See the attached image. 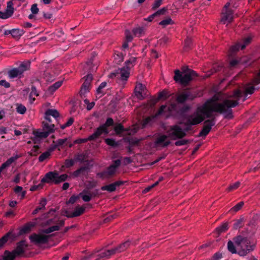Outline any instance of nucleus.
Masks as SVG:
<instances>
[{
  "instance_id": "f257e3e1",
  "label": "nucleus",
  "mask_w": 260,
  "mask_h": 260,
  "mask_svg": "<svg viewBox=\"0 0 260 260\" xmlns=\"http://www.w3.org/2000/svg\"><path fill=\"white\" fill-rule=\"evenodd\" d=\"M179 123L180 125H174L168 131V136L172 140L180 139L187 133L193 134L194 127L204 121V126L198 135L199 137H205L216 123L218 115H183Z\"/></svg>"
},
{
  "instance_id": "f03ea898",
  "label": "nucleus",
  "mask_w": 260,
  "mask_h": 260,
  "mask_svg": "<svg viewBox=\"0 0 260 260\" xmlns=\"http://www.w3.org/2000/svg\"><path fill=\"white\" fill-rule=\"evenodd\" d=\"M255 88L251 84H247L244 87V91L240 90L235 91L232 95L229 96L221 103L213 101H208L203 105L198 107L199 114H211L213 112H219L220 114H232V108L236 107L240 101L246 100L248 94H252Z\"/></svg>"
},
{
  "instance_id": "7ed1b4c3",
  "label": "nucleus",
  "mask_w": 260,
  "mask_h": 260,
  "mask_svg": "<svg viewBox=\"0 0 260 260\" xmlns=\"http://www.w3.org/2000/svg\"><path fill=\"white\" fill-rule=\"evenodd\" d=\"M151 115V116L148 117L142 121L140 124L133 125V128L130 127L124 128L121 123H118L114 126V131L117 135L121 134L123 132H126L128 135L137 133L140 128H144L147 126L151 125L158 115Z\"/></svg>"
},
{
  "instance_id": "20e7f679",
  "label": "nucleus",
  "mask_w": 260,
  "mask_h": 260,
  "mask_svg": "<svg viewBox=\"0 0 260 260\" xmlns=\"http://www.w3.org/2000/svg\"><path fill=\"white\" fill-rule=\"evenodd\" d=\"M233 240L238 249V255L244 256L254 248L253 245H250V242L247 237L239 235L233 238Z\"/></svg>"
},
{
  "instance_id": "39448f33",
  "label": "nucleus",
  "mask_w": 260,
  "mask_h": 260,
  "mask_svg": "<svg viewBox=\"0 0 260 260\" xmlns=\"http://www.w3.org/2000/svg\"><path fill=\"white\" fill-rule=\"evenodd\" d=\"M174 80L176 82L182 85H186L192 79L197 76L196 72L188 70L186 72H181L179 70L174 71Z\"/></svg>"
},
{
  "instance_id": "423d86ee",
  "label": "nucleus",
  "mask_w": 260,
  "mask_h": 260,
  "mask_svg": "<svg viewBox=\"0 0 260 260\" xmlns=\"http://www.w3.org/2000/svg\"><path fill=\"white\" fill-rule=\"evenodd\" d=\"M113 120L111 118H108L106 122L96 128L95 131L88 137L89 141L94 140L100 136L102 134H107L109 131L107 127L113 125Z\"/></svg>"
},
{
  "instance_id": "0eeeda50",
  "label": "nucleus",
  "mask_w": 260,
  "mask_h": 260,
  "mask_svg": "<svg viewBox=\"0 0 260 260\" xmlns=\"http://www.w3.org/2000/svg\"><path fill=\"white\" fill-rule=\"evenodd\" d=\"M30 64L28 63L23 62L18 68H13L8 72V76L11 79L16 78H21L23 77L25 71L29 70Z\"/></svg>"
},
{
  "instance_id": "6e6552de",
  "label": "nucleus",
  "mask_w": 260,
  "mask_h": 260,
  "mask_svg": "<svg viewBox=\"0 0 260 260\" xmlns=\"http://www.w3.org/2000/svg\"><path fill=\"white\" fill-rule=\"evenodd\" d=\"M230 5V3H227L222 10L221 22L223 24L228 25L233 21L234 18L233 11L229 8Z\"/></svg>"
},
{
  "instance_id": "1a4fd4ad",
  "label": "nucleus",
  "mask_w": 260,
  "mask_h": 260,
  "mask_svg": "<svg viewBox=\"0 0 260 260\" xmlns=\"http://www.w3.org/2000/svg\"><path fill=\"white\" fill-rule=\"evenodd\" d=\"M165 92L164 91L161 92L159 94L158 99L153 98L150 100L147 103L143 104L141 106V109L143 110L142 112L146 113L147 112H151L155 105L157 103L158 99L164 96Z\"/></svg>"
},
{
  "instance_id": "9d476101",
  "label": "nucleus",
  "mask_w": 260,
  "mask_h": 260,
  "mask_svg": "<svg viewBox=\"0 0 260 260\" xmlns=\"http://www.w3.org/2000/svg\"><path fill=\"white\" fill-rule=\"evenodd\" d=\"M50 237V235L33 233L29 236V239L31 242L35 244H43L47 243L48 242L49 239Z\"/></svg>"
},
{
  "instance_id": "9b49d317",
  "label": "nucleus",
  "mask_w": 260,
  "mask_h": 260,
  "mask_svg": "<svg viewBox=\"0 0 260 260\" xmlns=\"http://www.w3.org/2000/svg\"><path fill=\"white\" fill-rule=\"evenodd\" d=\"M251 38L249 37L245 38L242 42H238L231 46L229 50V56H232L240 49H243L246 45L250 43Z\"/></svg>"
},
{
  "instance_id": "f8f14e48",
  "label": "nucleus",
  "mask_w": 260,
  "mask_h": 260,
  "mask_svg": "<svg viewBox=\"0 0 260 260\" xmlns=\"http://www.w3.org/2000/svg\"><path fill=\"white\" fill-rule=\"evenodd\" d=\"M28 246L25 240H22L16 243V247L13 251L17 257H20L24 254Z\"/></svg>"
},
{
  "instance_id": "ddd939ff",
  "label": "nucleus",
  "mask_w": 260,
  "mask_h": 260,
  "mask_svg": "<svg viewBox=\"0 0 260 260\" xmlns=\"http://www.w3.org/2000/svg\"><path fill=\"white\" fill-rule=\"evenodd\" d=\"M196 96L193 94L190 91L185 90L179 93L177 98L176 101L179 103H183L187 100H192Z\"/></svg>"
},
{
  "instance_id": "4468645a",
  "label": "nucleus",
  "mask_w": 260,
  "mask_h": 260,
  "mask_svg": "<svg viewBox=\"0 0 260 260\" xmlns=\"http://www.w3.org/2000/svg\"><path fill=\"white\" fill-rule=\"evenodd\" d=\"M16 238V234L13 231H10L0 238V249L4 247L5 244L9 241H14Z\"/></svg>"
},
{
  "instance_id": "2eb2a0df",
  "label": "nucleus",
  "mask_w": 260,
  "mask_h": 260,
  "mask_svg": "<svg viewBox=\"0 0 260 260\" xmlns=\"http://www.w3.org/2000/svg\"><path fill=\"white\" fill-rule=\"evenodd\" d=\"M13 3L9 1L7 3V7L5 11H0V18L6 19L11 17L14 13Z\"/></svg>"
},
{
  "instance_id": "dca6fc26",
  "label": "nucleus",
  "mask_w": 260,
  "mask_h": 260,
  "mask_svg": "<svg viewBox=\"0 0 260 260\" xmlns=\"http://www.w3.org/2000/svg\"><path fill=\"white\" fill-rule=\"evenodd\" d=\"M90 169V166L88 163L86 164L85 165L80 167L77 170L74 171L73 173V176L74 177H78L82 176H86L88 175Z\"/></svg>"
},
{
  "instance_id": "f3484780",
  "label": "nucleus",
  "mask_w": 260,
  "mask_h": 260,
  "mask_svg": "<svg viewBox=\"0 0 260 260\" xmlns=\"http://www.w3.org/2000/svg\"><path fill=\"white\" fill-rule=\"evenodd\" d=\"M146 90V86L142 83H138L135 88V95L140 100H142L145 98L144 92Z\"/></svg>"
},
{
  "instance_id": "a211bd4d",
  "label": "nucleus",
  "mask_w": 260,
  "mask_h": 260,
  "mask_svg": "<svg viewBox=\"0 0 260 260\" xmlns=\"http://www.w3.org/2000/svg\"><path fill=\"white\" fill-rule=\"evenodd\" d=\"M124 183L125 182L123 181H117L110 184L102 186L101 189L103 191L106 190L112 192L116 190L117 187L123 185Z\"/></svg>"
},
{
  "instance_id": "6ab92c4d",
  "label": "nucleus",
  "mask_w": 260,
  "mask_h": 260,
  "mask_svg": "<svg viewBox=\"0 0 260 260\" xmlns=\"http://www.w3.org/2000/svg\"><path fill=\"white\" fill-rule=\"evenodd\" d=\"M84 78L85 81L84 82L81 89V94H83L89 91L90 83L92 80L93 77L91 74H88Z\"/></svg>"
},
{
  "instance_id": "aec40b11",
  "label": "nucleus",
  "mask_w": 260,
  "mask_h": 260,
  "mask_svg": "<svg viewBox=\"0 0 260 260\" xmlns=\"http://www.w3.org/2000/svg\"><path fill=\"white\" fill-rule=\"evenodd\" d=\"M168 136L166 135H159L158 137L156 139L155 144L156 145H161L164 147H167L170 144V141L167 140Z\"/></svg>"
},
{
  "instance_id": "412c9836",
  "label": "nucleus",
  "mask_w": 260,
  "mask_h": 260,
  "mask_svg": "<svg viewBox=\"0 0 260 260\" xmlns=\"http://www.w3.org/2000/svg\"><path fill=\"white\" fill-rule=\"evenodd\" d=\"M97 252H99V253L96 255L97 258L95 260H100L101 259H108L110 257L111 255L114 254L112 249L106 250H103L102 249H101L100 250L97 251Z\"/></svg>"
},
{
  "instance_id": "4be33fe9",
  "label": "nucleus",
  "mask_w": 260,
  "mask_h": 260,
  "mask_svg": "<svg viewBox=\"0 0 260 260\" xmlns=\"http://www.w3.org/2000/svg\"><path fill=\"white\" fill-rule=\"evenodd\" d=\"M57 175V172H49L47 173L43 178L41 180L42 183H50L51 182H54L55 184V180Z\"/></svg>"
},
{
  "instance_id": "5701e85b",
  "label": "nucleus",
  "mask_w": 260,
  "mask_h": 260,
  "mask_svg": "<svg viewBox=\"0 0 260 260\" xmlns=\"http://www.w3.org/2000/svg\"><path fill=\"white\" fill-rule=\"evenodd\" d=\"M131 242L127 240L125 242L119 244L117 247L112 248L114 254L116 253H120L127 249L131 245Z\"/></svg>"
},
{
  "instance_id": "b1692460",
  "label": "nucleus",
  "mask_w": 260,
  "mask_h": 260,
  "mask_svg": "<svg viewBox=\"0 0 260 260\" xmlns=\"http://www.w3.org/2000/svg\"><path fill=\"white\" fill-rule=\"evenodd\" d=\"M32 134L34 135V138L32 139V140L35 143H36V141L46 138L49 136L48 132H46L44 131L41 132L39 130H34Z\"/></svg>"
},
{
  "instance_id": "393cba45",
  "label": "nucleus",
  "mask_w": 260,
  "mask_h": 260,
  "mask_svg": "<svg viewBox=\"0 0 260 260\" xmlns=\"http://www.w3.org/2000/svg\"><path fill=\"white\" fill-rule=\"evenodd\" d=\"M19 157V155H16L15 156L11 157L8 159L6 162L3 163L0 167V177L1 176V173L7 167H9L13 162L15 161Z\"/></svg>"
},
{
  "instance_id": "a878e982",
  "label": "nucleus",
  "mask_w": 260,
  "mask_h": 260,
  "mask_svg": "<svg viewBox=\"0 0 260 260\" xmlns=\"http://www.w3.org/2000/svg\"><path fill=\"white\" fill-rule=\"evenodd\" d=\"M62 81H58L50 86L46 90L45 93L47 95H52L62 84Z\"/></svg>"
},
{
  "instance_id": "bb28decb",
  "label": "nucleus",
  "mask_w": 260,
  "mask_h": 260,
  "mask_svg": "<svg viewBox=\"0 0 260 260\" xmlns=\"http://www.w3.org/2000/svg\"><path fill=\"white\" fill-rule=\"evenodd\" d=\"M174 105H162L156 114H172V110L174 108Z\"/></svg>"
},
{
  "instance_id": "cd10ccee",
  "label": "nucleus",
  "mask_w": 260,
  "mask_h": 260,
  "mask_svg": "<svg viewBox=\"0 0 260 260\" xmlns=\"http://www.w3.org/2000/svg\"><path fill=\"white\" fill-rule=\"evenodd\" d=\"M118 70L119 71L118 74H120V80L124 81H126L129 76L130 71L123 67Z\"/></svg>"
},
{
  "instance_id": "c85d7f7f",
  "label": "nucleus",
  "mask_w": 260,
  "mask_h": 260,
  "mask_svg": "<svg viewBox=\"0 0 260 260\" xmlns=\"http://www.w3.org/2000/svg\"><path fill=\"white\" fill-rule=\"evenodd\" d=\"M17 257V255L13 250L10 251L9 250H6L2 256V260H15Z\"/></svg>"
},
{
  "instance_id": "c756f323",
  "label": "nucleus",
  "mask_w": 260,
  "mask_h": 260,
  "mask_svg": "<svg viewBox=\"0 0 260 260\" xmlns=\"http://www.w3.org/2000/svg\"><path fill=\"white\" fill-rule=\"evenodd\" d=\"M39 96V93L37 90L36 87L32 85L31 87V92L29 94L28 100L30 104H32L36 100L35 96Z\"/></svg>"
},
{
  "instance_id": "7c9ffc66",
  "label": "nucleus",
  "mask_w": 260,
  "mask_h": 260,
  "mask_svg": "<svg viewBox=\"0 0 260 260\" xmlns=\"http://www.w3.org/2000/svg\"><path fill=\"white\" fill-rule=\"evenodd\" d=\"M80 196L84 202H89L91 199V191L88 189H85L80 193Z\"/></svg>"
},
{
  "instance_id": "2f4dec72",
  "label": "nucleus",
  "mask_w": 260,
  "mask_h": 260,
  "mask_svg": "<svg viewBox=\"0 0 260 260\" xmlns=\"http://www.w3.org/2000/svg\"><path fill=\"white\" fill-rule=\"evenodd\" d=\"M40 206L37 207L32 212V215L37 214L39 211L44 210L45 209V206L47 204V201L45 198H42L39 203Z\"/></svg>"
},
{
  "instance_id": "473e14b6",
  "label": "nucleus",
  "mask_w": 260,
  "mask_h": 260,
  "mask_svg": "<svg viewBox=\"0 0 260 260\" xmlns=\"http://www.w3.org/2000/svg\"><path fill=\"white\" fill-rule=\"evenodd\" d=\"M85 211V208L83 207L78 206L75 208V210L70 215L68 216L69 217H75L82 215Z\"/></svg>"
},
{
  "instance_id": "72a5a7b5",
  "label": "nucleus",
  "mask_w": 260,
  "mask_h": 260,
  "mask_svg": "<svg viewBox=\"0 0 260 260\" xmlns=\"http://www.w3.org/2000/svg\"><path fill=\"white\" fill-rule=\"evenodd\" d=\"M49 103L44 104L42 107V111L44 110V114H59L58 112L54 109H49Z\"/></svg>"
},
{
  "instance_id": "f704fd0d",
  "label": "nucleus",
  "mask_w": 260,
  "mask_h": 260,
  "mask_svg": "<svg viewBox=\"0 0 260 260\" xmlns=\"http://www.w3.org/2000/svg\"><path fill=\"white\" fill-rule=\"evenodd\" d=\"M42 127L43 131L46 132H48V135L49 134L53 132L54 129V125L52 123H49L47 121H43L42 122Z\"/></svg>"
},
{
  "instance_id": "c9c22d12",
  "label": "nucleus",
  "mask_w": 260,
  "mask_h": 260,
  "mask_svg": "<svg viewBox=\"0 0 260 260\" xmlns=\"http://www.w3.org/2000/svg\"><path fill=\"white\" fill-rule=\"evenodd\" d=\"M11 35L14 38L19 39L24 35L25 31L22 29L14 28L11 30Z\"/></svg>"
},
{
  "instance_id": "e433bc0d",
  "label": "nucleus",
  "mask_w": 260,
  "mask_h": 260,
  "mask_svg": "<svg viewBox=\"0 0 260 260\" xmlns=\"http://www.w3.org/2000/svg\"><path fill=\"white\" fill-rule=\"evenodd\" d=\"M36 225L35 222H29L27 223L20 230L21 234H25L30 231L32 228Z\"/></svg>"
},
{
  "instance_id": "4c0bfd02",
  "label": "nucleus",
  "mask_w": 260,
  "mask_h": 260,
  "mask_svg": "<svg viewBox=\"0 0 260 260\" xmlns=\"http://www.w3.org/2000/svg\"><path fill=\"white\" fill-rule=\"evenodd\" d=\"M136 58L135 57H131L129 59L125 62V66L123 68H125L130 71L131 68L133 67L136 64Z\"/></svg>"
},
{
  "instance_id": "58836bf2",
  "label": "nucleus",
  "mask_w": 260,
  "mask_h": 260,
  "mask_svg": "<svg viewBox=\"0 0 260 260\" xmlns=\"http://www.w3.org/2000/svg\"><path fill=\"white\" fill-rule=\"evenodd\" d=\"M134 35L137 37H140L145 34V28L144 27H138L133 29Z\"/></svg>"
},
{
  "instance_id": "ea45409f",
  "label": "nucleus",
  "mask_w": 260,
  "mask_h": 260,
  "mask_svg": "<svg viewBox=\"0 0 260 260\" xmlns=\"http://www.w3.org/2000/svg\"><path fill=\"white\" fill-rule=\"evenodd\" d=\"M106 85L107 83L106 82H103L100 84L96 89V96L97 98H100L104 95V93L103 91V89L106 86Z\"/></svg>"
},
{
  "instance_id": "a19ab883",
  "label": "nucleus",
  "mask_w": 260,
  "mask_h": 260,
  "mask_svg": "<svg viewBox=\"0 0 260 260\" xmlns=\"http://www.w3.org/2000/svg\"><path fill=\"white\" fill-rule=\"evenodd\" d=\"M98 67L95 65L93 64V60L90 59L88 61L85 66V70L89 71L90 72L95 71L97 69Z\"/></svg>"
},
{
  "instance_id": "79ce46f5",
  "label": "nucleus",
  "mask_w": 260,
  "mask_h": 260,
  "mask_svg": "<svg viewBox=\"0 0 260 260\" xmlns=\"http://www.w3.org/2000/svg\"><path fill=\"white\" fill-rule=\"evenodd\" d=\"M234 241H229L228 242V250L233 254L237 253L238 254V249H236V246H235Z\"/></svg>"
},
{
  "instance_id": "37998d69",
  "label": "nucleus",
  "mask_w": 260,
  "mask_h": 260,
  "mask_svg": "<svg viewBox=\"0 0 260 260\" xmlns=\"http://www.w3.org/2000/svg\"><path fill=\"white\" fill-rule=\"evenodd\" d=\"M75 164V160L73 159H66L61 167L62 168L69 169L74 166Z\"/></svg>"
},
{
  "instance_id": "c03bdc74",
  "label": "nucleus",
  "mask_w": 260,
  "mask_h": 260,
  "mask_svg": "<svg viewBox=\"0 0 260 260\" xmlns=\"http://www.w3.org/2000/svg\"><path fill=\"white\" fill-rule=\"evenodd\" d=\"M73 159L75 160V162L79 161L81 163H83L85 162H87L88 163V160H85V156L83 153H78L77 154L75 155L74 159Z\"/></svg>"
},
{
  "instance_id": "a18cd8bd",
  "label": "nucleus",
  "mask_w": 260,
  "mask_h": 260,
  "mask_svg": "<svg viewBox=\"0 0 260 260\" xmlns=\"http://www.w3.org/2000/svg\"><path fill=\"white\" fill-rule=\"evenodd\" d=\"M105 143L109 146L115 148L118 146L119 143L112 138H107L105 140Z\"/></svg>"
},
{
  "instance_id": "49530a36",
  "label": "nucleus",
  "mask_w": 260,
  "mask_h": 260,
  "mask_svg": "<svg viewBox=\"0 0 260 260\" xmlns=\"http://www.w3.org/2000/svg\"><path fill=\"white\" fill-rule=\"evenodd\" d=\"M229 229V224L228 222L223 223L220 226L217 227L216 230L219 234L221 233L226 232Z\"/></svg>"
},
{
  "instance_id": "de8ad7c7",
  "label": "nucleus",
  "mask_w": 260,
  "mask_h": 260,
  "mask_svg": "<svg viewBox=\"0 0 260 260\" xmlns=\"http://www.w3.org/2000/svg\"><path fill=\"white\" fill-rule=\"evenodd\" d=\"M68 177V175L64 174H62L60 176L58 175V173H57V175H56V179L55 180V184H57L59 183L60 182H63L66 181Z\"/></svg>"
},
{
  "instance_id": "09e8293b",
  "label": "nucleus",
  "mask_w": 260,
  "mask_h": 260,
  "mask_svg": "<svg viewBox=\"0 0 260 260\" xmlns=\"http://www.w3.org/2000/svg\"><path fill=\"white\" fill-rule=\"evenodd\" d=\"M165 11V8H163L162 9L159 10L158 11H157L156 13L151 15L149 17H148L147 18L145 19L146 20L151 22L153 20L154 18L155 17V16L157 15H160L163 14L164 12Z\"/></svg>"
},
{
  "instance_id": "8fccbe9b",
  "label": "nucleus",
  "mask_w": 260,
  "mask_h": 260,
  "mask_svg": "<svg viewBox=\"0 0 260 260\" xmlns=\"http://www.w3.org/2000/svg\"><path fill=\"white\" fill-rule=\"evenodd\" d=\"M116 170L117 169H116L114 167L110 165L107 168L106 171L109 177H110L113 176L116 173Z\"/></svg>"
},
{
  "instance_id": "3c124183",
  "label": "nucleus",
  "mask_w": 260,
  "mask_h": 260,
  "mask_svg": "<svg viewBox=\"0 0 260 260\" xmlns=\"http://www.w3.org/2000/svg\"><path fill=\"white\" fill-rule=\"evenodd\" d=\"M174 22L170 17H168L165 19L162 20L159 22V25L163 27H166L168 25L172 24Z\"/></svg>"
},
{
  "instance_id": "603ef678",
  "label": "nucleus",
  "mask_w": 260,
  "mask_h": 260,
  "mask_svg": "<svg viewBox=\"0 0 260 260\" xmlns=\"http://www.w3.org/2000/svg\"><path fill=\"white\" fill-rule=\"evenodd\" d=\"M16 111L19 114H24L26 111V107L21 104H16Z\"/></svg>"
},
{
  "instance_id": "864d4df0",
  "label": "nucleus",
  "mask_w": 260,
  "mask_h": 260,
  "mask_svg": "<svg viewBox=\"0 0 260 260\" xmlns=\"http://www.w3.org/2000/svg\"><path fill=\"white\" fill-rule=\"evenodd\" d=\"M64 224V221L63 220H59L57 225H53L50 226L51 232H54L58 231L60 229V227L63 226Z\"/></svg>"
},
{
  "instance_id": "5fc2aeb1",
  "label": "nucleus",
  "mask_w": 260,
  "mask_h": 260,
  "mask_svg": "<svg viewBox=\"0 0 260 260\" xmlns=\"http://www.w3.org/2000/svg\"><path fill=\"white\" fill-rule=\"evenodd\" d=\"M243 221V219L242 218L236 220L233 224V229L234 230H237L242 226Z\"/></svg>"
},
{
  "instance_id": "6e6d98bb",
  "label": "nucleus",
  "mask_w": 260,
  "mask_h": 260,
  "mask_svg": "<svg viewBox=\"0 0 260 260\" xmlns=\"http://www.w3.org/2000/svg\"><path fill=\"white\" fill-rule=\"evenodd\" d=\"M244 205L243 202H240L238 204H237L235 206H234L230 211L231 212H236L240 210L242 206Z\"/></svg>"
},
{
  "instance_id": "4d7b16f0",
  "label": "nucleus",
  "mask_w": 260,
  "mask_h": 260,
  "mask_svg": "<svg viewBox=\"0 0 260 260\" xmlns=\"http://www.w3.org/2000/svg\"><path fill=\"white\" fill-rule=\"evenodd\" d=\"M192 44V40L189 38H187L184 41V49L185 51L188 50Z\"/></svg>"
},
{
  "instance_id": "13d9d810",
  "label": "nucleus",
  "mask_w": 260,
  "mask_h": 260,
  "mask_svg": "<svg viewBox=\"0 0 260 260\" xmlns=\"http://www.w3.org/2000/svg\"><path fill=\"white\" fill-rule=\"evenodd\" d=\"M74 121V118L73 117H71L69 119V120H68V121L66 123L60 125V127L62 129H63L66 128V127L71 126L73 123Z\"/></svg>"
},
{
  "instance_id": "bf43d9fd",
  "label": "nucleus",
  "mask_w": 260,
  "mask_h": 260,
  "mask_svg": "<svg viewBox=\"0 0 260 260\" xmlns=\"http://www.w3.org/2000/svg\"><path fill=\"white\" fill-rule=\"evenodd\" d=\"M50 153L49 151H48L43 153L39 156V158H38L39 161L40 162L43 161L45 159L47 158L50 156Z\"/></svg>"
},
{
  "instance_id": "052dcab7",
  "label": "nucleus",
  "mask_w": 260,
  "mask_h": 260,
  "mask_svg": "<svg viewBox=\"0 0 260 260\" xmlns=\"http://www.w3.org/2000/svg\"><path fill=\"white\" fill-rule=\"evenodd\" d=\"M240 185V182L239 181L236 182L234 183L231 184L227 188V190L228 191H232L238 188Z\"/></svg>"
},
{
  "instance_id": "680f3d73",
  "label": "nucleus",
  "mask_w": 260,
  "mask_h": 260,
  "mask_svg": "<svg viewBox=\"0 0 260 260\" xmlns=\"http://www.w3.org/2000/svg\"><path fill=\"white\" fill-rule=\"evenodd\" d=\"M189 141L188 140H185V139L180 140H178V141H176L175 142V145L177 146H183V145H185L188 144L189 143Z\"/></svg>"
},
{
  "instance_id": "e2e57ef3",
  "label": "nucleus",
  "mask_w": 260,
  "mask_h": 260,
  "mask_svg": "<svg viewBox=\"0 0 260 260\" xmlns=\"http://www.w3.org/2000/svg\"><path fill=\"white\" fill-rule=\"evenodd\" d=\"M252 82L253 84H258L260 83V70L255 76Z\"/></svg>"
},
{
  "instance_id": "0e129e2a",
  "label": "nucleus",
  "mask_w": 260,
  "mask_h": 260,
  "mask_svg": "<svg viewBox=\"0 0 260 260\" xmlns=\"http://www.w3.org/2000/svg\"><path fill=\"white\" fill-rule=\"evenodd\" d=\"M60 115H45L44 117L45 119V121L48 122L49 123H52L51 116H52L54 118L56 119L59 117Z\"/></svg>"
},
{
  "instance_id": "69168bd1",
  "label": "nucleus",
  "mask_w": 260,
  "mask_h": 260,
  "mask_svg": "<svg viewBox=\"0 0 260 260\" xmlns=\"http://www.w3.org/2000/svg\"><path fill=\"white\" fill-rule=\"evenodd\" d=\"M96 176L102 179H104L105 178H109V176H108V174H107L106 170H105L103 172H101L98 173L96 174Z\"/></svg>"
},
{
  "instance_id": "338daca9",
  "label": "nucleus",
  "mask_w": 260,
  "mask_h": 260,
  "mask_svg": "<svg viewBox=\"0 0 260 260\" xmlns=\"http://www.w3.org/2000/svg\"><path fill=\"white\" fill-rule=\"evenodd\" d=\"M116 216V215L115 214H110L104 219V222H108L115 218Z\"/></svg>"
},
{
  "instance_id": "774afa93",
  "label": "nucleus",
  "mask_w": 260,
  "mask_h": 260,
  "mask_svg": "<svg viewBox=\"0 0 260 260\" xmlns=\"http://www.w3.org/2000/svg\"><path fill=\"white\" fill-rule=\"evenodd\" d=\"M110 165L113 166L116 169H117L121 165V160L119 159L114 160L112 161V164Z\"/></svg>"
}]
</instances>
